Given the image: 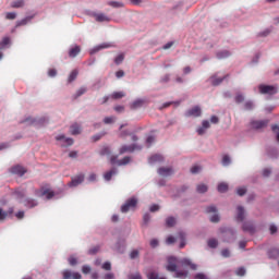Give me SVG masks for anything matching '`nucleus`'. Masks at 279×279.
Here are the masks:
<instances>
[{"label": "nucleus", "mask_w": 279, "mask_h": 279, "mask_svg": "<svg viewBox=\"0 0 279 279\" xmlns=\"http://www.w3.org/2000/svg\"><path fill=\"white\" fill-rule=\"evenodd\" d=\"M48 75L49 77H56V75H58V71L56 69H50L48 71Z\"/></svg>", "instance_id": "0e129e2a"}, {"label": "nucleus", "mask_w": 279, "mask_h": 279, "mask_svg": "<svg viewBox=\"0 0 279 279\" xmlns=\"http://www.w3.org/2000/svg\"><path fill=\"white\" fill-rule=\"evenodd\" d=\"M165 158L162 155H153L149 157L148 162L149 165H154V162H162Z\"/></svg>", "instance_id": "6ab92c4d"}, {"label": "nucleus", "mask_w": 279, "mask_h": 279, "mask_svg": "<svg viewBox=\"0 0 279 279\" xmlns=\"http://www.w3.org/2000/svg\"><path fill=\"white\" fill-rule=\"evenodd\" d=\"M138 255H140L138 251H137V250H134V251L131 252L130 258H131L132 260H134V258H138Z\"/></svg>", "instance_id": "6e6d98bb"}, {"label": "nucleus", "mask_w": 279, "mask_h": 279, "mask_svg": "<svg viewBox=\"0 0 279 279\" xmlns=\"http://www.w3.org/2000/svg\"><path fill=\"white\" fill-rule=\"evenodd\" d=\"M62 276L63 279H82V275L80 272H73L69 269L63 270Z\"/></svg>", "instance_id": "39448f33"}, {"label": "nucleus", "mask_w": 279, "mask_h": 279, "mask_svg": "<svg viewBox=\"0 0 279 279\" xmlns=\"http://www.w3.org/2000/svg\"><path fill=\"white\" fill-rule=\"evenodd\" d=\"M104 123H106L107 125L110 124V123H114V117L105 118Z\"/></svg>", "instance_id": "13d9d810"}, {"label": "nucleus", "mask_w": 279, "mask_h": 279, "mask_svg": "<svg viewBox=\"0 0 279 279\" xmlns=\"http://www.w3.org/2000/svg\"><path fill=\"white\" fill-rule=\"evenodd\" d=\"M244 108H245V110H254V102H252V101H246V102L244 104Z\"/></svg>", "instance_id": "3c124183"}, {"label": "nucleus", "mask_w": 279, "mask_h": 279, "mask_svg": "<svg viewBox=\"0 0 279 279\" xmlns=\"http://www.w3.org/2000/svg\"><path fill=\"white\" fill-rule=\"evenodd\" d=\"M56 141H63L68 147H71V145H73V143H74L73 138L66 137L64 135H58L56 137Z\"/></svg>", "instance_id": "dca6fc26"}, {"label": "nucleus", "mask_w": 279, "mask_h": 279, "mask_svg": "<svg viewBox=\"0 0 279 279\" xmlns=\"http://www.w3.org/2000/svg\"><path fill=\"white\" fill-rule=\"evenodd\" d=\"M108 5H111V8H123V3L117 1H110Z\"/></svg>", "instance_id": "de8ad7c7"}, {"label": "nucleus", "mask_w": 279, "mask_h": 279, "mask_svg": "<svg viewBox=\"0 0 279 279\" xmlns=\"http://www.w3.org/2000/svg\"><path fill=\"white\" fill-rule=\"evenodd\" d=\"M183 265H187L193 270L197 269V265L191 263V259H183Z\"/></svg>", "instance_id": "79ce46f5"}, {"label": "nucleus", "mask_w": 279, "mask_h": 279, "mask_svg": "<svg viewBox=\"0 0 279 279\" xmlns=\"http://www.w3.org/2000/svg\"><path fill=\"white\" fill-rule=\"evenodd\" d=\"M8 217V213L0 208V221H3Z\"/></svg>", "instance_id": "e2e57ef3"}, {"label": "nucleus", "mask_w": 279, "mask_h": 279, "mask_svg": "<svg viewBox=\"0 0 279 279\" xmlns=\"http://www.w3.org/2000/svg\"><path fill=\"white\" fill-rule=\"evenodd\" d=\"M235 274H236L238 276H245V274H246L245 267H240V268H238V269L235 270Z\"/></svg>", "instance_id": "8fccbe9b"}, {"label": "nucleus", "mask_w": 279, "mask_h": 279, "mask_svg": "<svg viewBox=\"0 0 279 279\" xmlns=\"http://www.w3.org/2000/svg\"><path fill=\"white\" fill-rule=\"evenodd\" d=\"M23 5H25V1L23 0H17V1H13L11 3V8H23Z\"/></svg>", "instance_id": "c9c22d12"}, {"label": "nucleus", "mask_w": 279, "mask_h": 279, "mask_svg": "<svg viewBox=\"0 0 279 279\" xmlns=\"http://www.w3.org/2000/svg\"><path fill=\"white\" fill-rule=\"evenodd\" d=\"M159 175L163 178H169V175H173V168L171 167H161L158 169Z\"/></svg>", "instance_id": "1a4fd4ad"}, {"label": "nucleus", "mask_w": 279, "mask_h": 279, "mask_svg": "<svg viewBox=\"0 0 279 279\" xmlns=\"http://www.w3.org/2000/svg\"><path fill=\"white\" fill-rule=\"evenodd\" d=\"M10 173H13V175H19L20 178H23L24 173H27V169L21 165H16L10 168Z\"/></svg>", "instance_id": "7ed1b4c3"}, {"label": "nucleus", "mask_w": 279, "mask_h": 279, "mask_svg": "<svg viewBox=\"0 0 279 279\" xmlns=\"http://www.w3.org/2000/svg\"><path fill=\"white\" fill-rule=\"evenodd\" d=\"M194 278L195 279H208V277H206V275H204V274H197V275H195Z\"/></svg>", "instance_id": "774afa93"}, {"label": "nucleus", "mask_w": 279, "mask_h": 279, "mask_svg": "<svg viewBox=\"0 0 279 279\" xmlns=\"http://www.w3.org/2000/svg\"><path fill=\"white\" fill-rule=\"evenodd\" d=\"M226 192H228L227 183H219L218 184V193H226Z\"/></svg>", "instance_id": "4c0bfd02"}, {"label": "nucleus", "mask_w": 279, "mask_h": 279, "mask_svg": "<svg viewBox=\"0 0 279 279\" xmlns=\"http://www.w3.org/2000/svg\"><path fill=\"white\" fill-rule=\"evenodd\" d=\"M189 276V271H184V270H175V278H180V279H186V277Z\"/></svg>", "instance_id": "a878e982"}, {"label": "nucleus", "mask_w": 279, "mask_h": 279, "mask_svg": "<svg viewBox=\"0 0 279 279\" xmlns=\"http://www.w3.org/2000/svg\"><path fill=\"white\" fill-rule=\"evenodd\" d=\"M179 239H180V241H182L180 244V248L182 250L186 245V243L184 242L186 239V234L184 232H180Z\"/></svg>", "instance_id": "f704fd0d"}, {"label": "nucleus", "mask_w": 279, "mask_h": 279, "mask_svg": "<svg viewBox=\"0 0 279 279\" xmlns=\"http://www.w3.org/2000/svg\"><path fill=\"white\" fill-rule=\"evenodd\" d=\"M82 182H84V174H77L75 177H72V180L69 184V186H80V184H82Z\"/></svg>", "instance_id": "9b49d317"}, {"label": "nucleus", "mask_w": 279, "mask_h": 279, "mask_svg": "<svg viewBox=\"0 0 279 279\" xmlns=\"http://www.w3.org/2000/svg\"><path fill=\"white\" fill-rule=\"evenodd\" d=\"M147 278L148 279H167V278H165V277H160V276H158V274H156V272H150V274H148L147 275Z\"/></svg>", "instance_id": "c03bdc74"}, {"label": "nucleus", "mask_w": 279, "mask_h": 279, "mask_svg": "<svg viewBox=\"0 0 279 279\" xmlns=\"http://www.w3.org/2000/svg\"><path fill=\"white\" fill-rule=\"evenodd\" d=\"M221 256H223V258H230V250L223 248L221 251Z\"/></svg>", "instance_id": "5fc2aeb1"}, {"label": "nucleus", "mask_w": 279, "mask_h": 279, "mask_svg": "<svg viewBox=\"0 0 279 279\" xmlns=\"http://www.w3.org/2000/svg\"><path fill=\"white\" fill-rule=\"evenodd\" d=\"M167 245H173L175 243V238L173 235H170L166 240Z\"/></svg>", "instance_id": "864d4df0"}, {"label": "nucleus", "mask_w": 279, "mask_h": 279, "mask_svg": "<svg viewBox=\"0 0 279 279\" xmlns=\"http://www.w3.org/2000/svg\"><path fill=\"white\" fill-rule=\"evenodd\" d=\"M129 279H143V277L141 276V272H136L134 275H130Z\"/></svg>", "instance_id": "69168bd1"}, {"label": "nucleus", "mask_w": 279, "mask_h": 279, "mask_svg": "<svg viewBox=\"0 0 279 279\" xmlns=\"http://www.w3.org/2000/svg\"><path fill=\"white\" fill-rule=\"evenodd\" d=\"M236 193H238V195H240V197H243V195H245L247 193V189L239 187Z\"/></svg>", "instance_id": "603ef678"}, {"label": "nucleus", "mask_w": 279, "mask_h": 279, "mask_svg": "<svg viewBox=\"0 0 279 279\" xmlns=\"http://www.w3.org/2000/svg\"><path fill=\"white\" fill-rule=\"evenodd\" d=\"M35 194L38 195L39 197L46 196V199H52L56 195V193H53V191L50 190H44L41 193L40 191L36 190Z\"/></svg>", "instance_id": "6e6552de"}, {"label": "nucleus", "mask_w": 279, "mask_h": 279, "mask_svg": "<svg viewBox=\"0 0 279 279\" xmlns=\"http://www.w3.org/2000/svg\"><path fill=\"white\" fill-rule=\"evenodd\" d=\"M218 60H223L225 58H230V51L222 50L220 52H217Z\"/></svg>", "instance_id": "393cba45"}, {"label": "nucleus", "mask_w": 279, "mask_h": 279, "mask_svg": "<svg viewBox=\"0 0 279 279\" xmlns=\"http://www.w3.org/2000/svg\"><path fill=\"white\" fill-rule=\"evenodd\" d=\"M207 245H208V247H211L213 250H215V247H217V245H219V242L217 241V239H209L207 241Z\"/></svg>", "instance_id": "2f4dec72"}, {"label": "nucleus", "mask_w": 279, "mask_h": 279, "mask_svg": "<svg viewBox=\"0 0 279 279\" xmlns=\"http://www.w3.org/2000/svg\"><path fill=\"white\" fill-rule=\"evenodd\" d=\"M197 193H206L208 191V185L206 184H198L196 186Z\"/></svg>", "instance_id": "72a5a7b5"}, {"label": "nucleus", "mask_w": 279, "mask_h": 279, "mask_svg": "<svg viewBox=\"0 0 279 279\" xmlns=\"http://www.w3.org/2000/svg\"><path fill=\"white\" fill-rule=\"evenodd\" d=\"M123 97H125V93L123 92H114L111 95V99H123Z\"/></svg>", "instance_id": "c756f323"}, {"label": "nucleus", "mask_w": 279, "mask_h": 279, "mask_svg": "<svg viewBox=\"0 0 279 279\" xmlns=\"http://www.w3.org/2000/svg\"><path fill=\"white\" fill-rule=\"evenodd\" d=\"M206 213H207V214L217 213V207H215L214 205L208 206V207L206 208Z\"/></svg>", "instance_id": "052dcab7"}, {"label": "nucleus", "mask_w": 279, "mask_h": 279, "mask_svg": "<svg viewBox=\"0 0 279 279\" xmlns=\"http://www.w3.org/2000/svg\"><path fill=\"white\" fill-rule=\"evenodd\" d=\"M166 226L168 228H173V226H175V219L173 217H168L166 219Z\"/></svg>", "instance_id": "e433bc0d"}, {"label": "nucleus", "mask_w": 279, "mask_h": 279, "mask_svg": "<svg viewBox=\"0 0 279 279\" xmlns=\"http://www.w3.org/2000/svg\"><path fill=\"white\" fill-rule=\"evenodd\" d=\"M23 204L26 206V208H34L38 206V203L34 198H25Z\"/></svg>", "instance_id": "f3484780"}, {"label": "nucleus", "mask_w": 279, "mask_h": 279, "mask_svg": "<svg viewBox=\"0 0 279 279\" xmlns=\"http://www.w3.org/2000/svg\"><path fill=\"white\" fill-rule=\"evenodd\" d=\"M112 175H117V169L116 168H112L111 170H109L108 172H106L104 174V179L107 181V182H110V180H112Z\"/></svg>", "instance_id": "412c9836"}, {"label": "nucleus", "mask_w": 279, "mask_h": 279, "mask_svg": "<svg viewBox=\"0 0 279 279\" xmlns=\"http://www.w3.org/2000/svg\"><path fill=\"white\" fill-rule=\"evenodd\" d=\"M243 219H245V209L243 208V206H239L238 207L236 220L238 221H243Z\"/></svg>", "instance_id": "4be33fe9"}, {"label": "nucleus", "mask_w": 279, "mask_h": 279, "mask_svg": "<svg viewBox=\"0 0 279 279\" xmlns=\"http://www.w3.org/2000/svg\"><path fill=\"white\" fill-rule=\"evenodd\" d=\"M5 19L8 21H14V19H16V13L15 12H8L5 15Z\"/></svg>", "instance_id": "a18cd8bd"}, {"label": "nucleus", "mask_w": 279, "mask_h": 279, "mask_svg": "<svg viewBox=\"0 0 279 279\" xmlns=\"http://www.w3.org/2000/svg\"><path fill=\"white\" fill-rule=\"evenodd\" d=\"M31 20H32V17H25V19H23L21 21H17L16 22V27H21L23 25H27V23H29Z\"/></svg>", "instance_id": "58836bf2"}, {"label": "nucleus", "mask_w": 279, "mask_h": 279, "mask_svg": "<svg viewBox=\"0 0 279 279\" xmlns=\"http://www.w3.org/2000/svg\"><path fill=\"white\" fill-rule=\"evenodd\" d=\"M243 101H245V97L242 94H238L235 96V102L236 104H243Z\"/></svg>", "instance_id": "09e8293b"}, {"label": "nucleus", "mask_w": 279, "mask_h": 279, "mask_svg": "<svg viewBox=\"0 0 279 279\" xmlns=\"http://www.w3.org/2000/svg\"><path fill=\"white\" fill-rule=\"evenodd\" d=\"M93 16L97 23H110V17L105 13H93Z\"/></svg>", "instance_id": "423d86ee"}, {"label": "nucleus", "mask_w": 279, "mask_h": 279, "mask_svg": "<svg viewBox=\"0 0 279 279\" xmlns=\"http://www.w3.org/2000/svg\"><path fill=\"white\" fill-rule=\"evenodd\" d=\"M225 80H226V76H223V77L213 76L210 78V82H211L213 86H219V84H221V82H223Z\"/></svg>", "instance_id": "b1692460"}, {"label": "nucleus", "mask_w": 279, "mask_h": 279, "mask_svg": "<svg viewBox=\"0 0 279 279\" xmlns=\"http://www.w3.org/2000/svg\"><path fill=\"white\" fill-rule=\"evenodd\" d=\"M143 104H145V100L137 99L131 104L130 108L131 110H136L137 108H143Z\"/></svg>", "instance_id": "aec40b11"}, {"label": "nucleus", "mask_w": 279, "mask_h": 279, "mask_svg": "<svg viewBox=\"0 0 279 279\" xmlns=\"http://www.w3.org/2000/svg\"><path fill=\"white\" fill-rule=\"evenodd\" d=\"M168 271H177L178 270V258L171 256L168 257V265L166 267Z\"/></svg>", "instance_id": "20e7f679"}, {"label": "nucleus", "mask_w": 279, "mask_h": 279, "mask_svg": "<svg viewBox=\"0 0 279 279\" xmlns=\"http://www.w3.org/2000/svg\"><path fill=\"white\" fill-rule=\"evenodd\" d=\"M259 93L262 95H276L278 90L276 89L275 86L271 85H259Z\"/></svg>", "instance_id": "f03ea898"}, {"label": "nucleus", "mask_w": 279, "mask_h": 279, "mask_svg": "<svg viewBox=\"0 0 279 279\" xmlns=\"http://www.w3.org/2000/svg\"><path fill=\"white\" fill-rule=\"evenodd\" d=\"M100 156H110L112 154V150H110V147L104 146L100 151Z\"/></svg>", "instance_id": "cd10ccee"}, {"label": "nucleus", "mask_w": 279, "mask_h": 279, "mask_svg": "<svg viewBox=\"0 0 279 279\" xmlns=\"http://www.w3.org/2000/svg\"><path fill=\"white\" fill-rule=\"evenodd\" d=\"M136 204H138L136 197L129 198L125 204L121 206V213H129V210L136 208Z\"/></svg>", "instance_id": "f257e3e1"}, {"label": "nucleus", "mask_w": 279, "mask_h": 279, "mask_svg": "<svg viewBox=\"0 0 279 279\" xmlns=\"http://www.w3.org/2000/svg\"><path fill=\"white\" fill-rule=\"evenodd\" d=\"M70 132L73 136H77V134H82V126H80L77 123H74L71 125Z\"/></svg>", "instance_id": "2eb2a0df"}, {"label": "nucleus", "mask_w": 279, "mask_h": 279, "mask_svg": "<svg viewBox=\"0 0 279 279\" xmlns=\"http://www.w3.org/2000/svg\"><path fill=\"white\" fill-rule=\"evenodd\" d=\"M268 123H269L268 120H260V121H253L251 125L253 130H263V128H267Z\"/></svg>", "instance_id": "9d476101"}, {"label": "nucleus", "mask_w": 279, "mask_h": 279, "mask_svg": "<svg viewBox=\"0 0 279 279\" xmlns=\"http://www.w3.org/2000/svg\"><path fill=\"white\" fill-rule=\"evenodd\" d=\"M135 149H136L135 144L123 145L122 147H120L119 154H120V156H123V154H132V151H134Z\"/></svg>", "instance_id": "0eeeda50"}, {"label": "nucleus", "mask_w": 279, "mask_h": 279, "mask_svg": "<svg viewBox=\"0 0 279 279\" xmlns=\"http://www.w3.org/2000/svg\"><path fill=\"white\" fill-rule=\"evenodd\" d=\"M271 34V28H266L263 32L257 34L258 38H267Z\"/></svg>", "instance_id": "c85d7f7f"}, {"label": "nucleus", "mask_w": 279, "mask_h": 279, "mask_svg": "<svg viewBox=\"0 0 279 279\" xmlns=\"http://www.w3.org/2000/svg\"><path fill=\"white\" fill-rule=\"evenodd\" d=\"M123 60H125V54L121 53V54H118L114 59V63L116 64H121L123 62Z\"/></svg>", "instance_id": "ea45409f"}, {"label": "nucleus", "mask_w": 279, "mask_h": 279, "mask_svg": "<svg viewBox=\"0 0 279 279\" xmlns=\"http://www.w3.org/2000/svg\"><path fill=\"white\" fill-rule=\"evenodd\" d=\"M80 51H82V48L80 46H74L69 50V57L76 58L80 54Z\"/></svg>", "instance_id": "a211bd4d"}, {"label": "nucleus", "mask_w": 279, "mask_h": 279, "mask_svg": "<svg viewBox=\"0 0 279 279\" xmlns=\"http://www.w3.org/2000/svg\"><path fill=\"white\" fill-rule=\"evenodd\" d=\"M118 165L119 167L123 166V165H130V157H124L121 160H118Z\"/></svg>", "instance_id": "37998d69"}, {"label": "nucleus", "mask_w": 279, "mask_h": 279, "mask_svg": "<svg viewBox=\"0 0 279 279\" xmlns=\"http://www.w3.org/2000/svg\"><path fill=\"white\" fill-rule=\"evenodd\" d=\"M186 117H202V108L198 106L186 111Z\"/></svg>", "instance_id": "f8f14e48"}, {"label": "nucleus", "mask_w": 279, "mask_h": 279, "mask_svg": "<svg viewBox=\"0 0 279 279\" xmlns=\"http://www.w3.org/2000/svg\"><path fill=\"white\" fill-rule=\"evenodd\" d=\"M14 195L17 199H23V197H25V190L17 189L15 190Z\"/></svg>", "instance_id": "473e14b6"}, {"label": "nucleus", "mask_w": 279, "mask_h": 279, "mask_svg": "<svg viewBox=\"0 0 279 279\" xmlns=\"http://www.w3.org/2000/svg\"><path fill=\"white\" fill-rule=\"evenodd\" d=\"M82 272H83V274H90V266H86V265L83 266V267H82Z\"/></svg>", "instance_id": "338daca9"}, {"label": "nucleus", "mask_w": 279, "mask_h": 279, "mask_svg": "<svg viewBox=\"0 0 279 279\" xmlns=\"http://www.w3.org/2000/svg\"><path fill=\"white\" fill-rule=\"evenodd\" d=\"M86 87H81L76 94L74 95V99H77V97H82V95H84L86 93Z\"/></svg>", "instance_id": "a19ab883"}, {"label": "nucleus", "mask_w": 279, "mask_h": 279, "mask_svg": "<svg viewBox=\"0 0 279 279\" xmlns=\"http://www.w3.org/2000/svg\"><path fill=\"white\" fill-rule=\"evenodd\" d=\"M269 258H279V248H271L268 252Z\"/></svg>", "instance_id": "bb28decb"}, {"label": "nucleus", "mask_w": 279, "mask_h": 279, "mask_svg": "<svg viewBox=\"0 0 279 279\" xmlns=\"http://www.w3.org/2000/svg\"><path fill=\"white\" fill-rule=\"evenodd\" d=\"M202 171V167L199 166H194L191 168V173H199Z\"/></svg>", "instance_id": "680f3d73"}, {"label": "nucleus", "mask_w": 279, "mask_h": 279, "mask_svg": "<svg viewBox=\"0 0 279 279\" xmlns=\"http://www.w3.org/2000/svg\"><path fill=\"white\" fill-rule=\"evenodd\" d=\"M210 128V122L207 120H204L202 123V126L197 129L198 136H204L206 134V130Z\"/></svg>", "instance_id": "ddd939ff"}, {"label": "nucleus", "mask_w": 279, "mask_h": 279, "mask_svg": "<svg viewBox=\"0 0 279 279\" xmlns=\"http://www.w3.org/2000/svg\"><path fill=\"white\" fill-rule=\"evenodd\" d=\"M8 45H10V37H4V38L0 41V49H1V50L5 49V47H8Z\"/></svg>", "instance_id": "7c9ffc66"}, {"label": "nucleus", "mask_w": 279, "mask_h": 279, "mask_svg": "<svg viewBox=\"0 0 279 279\" xmlns=\"http://www.w3.org/2000/svg\"><path fill=\"white\" fill-rule=\"evenodd\" d=\"M219 220H220V218L217 214H215L210 217L211 223H219Z\"/></svg>", "instance_id": "4d7b16f0"}, {"label": "nucleus", "mask_w": 279, "mask_h": 279, "mask_svg": "<svg viewBox=\"0 0 279 279\" xmlns=\"http://www.w3.org/2000/svg\"><path fill=\"white\" fill-rule=\"evenodd\" d=\"M102 269H105V271H110V269H112V265L109 262H106L102 265Z\"/></svg>", "instance_id": "bf43d9fd"}, {"label": "nucleus", "mask_w": 279, "mask_h": 279, "mask_svg": "<svg viewBox=\"0 0 279 279\" xmlns=\"http://www.w3.org/2000/svg\"><path fill=\"white\" fill-rule=\"evenodd\" d=\"M243 232H248L250 234H254L256 232V228L252 222H244L242 226Z\"/></svg>", "instance_id": "4468645a"}, {"label": "nucleus", "mask_w": 279, "mask_h": 279, "mask_svg": "<svg viewBox=\"0 0 279 279\" xmlns=\"http://www.w3.org/2000/svg\"><path fill=\"white\" fill-rule=\"evenodd\" d=\"M77 75H80V72L77 70H73L68 77L69 84H71V82H75V80H77Z\"/></svg>", "instance_id": "5701e85b"}, {"label": "nucleus", "mask_w": 279, "mask_h": 279, "mask_svg": "<svg viewBox=\"0 0 279 279\" xmlns=\"http://www.w3.org/2000/svg\"><path fill=\"white\" fill-rule=\"evenodd\" d=\"M230 162H231L230 156L225 155V156L222 157V165H223V167H228V165H230Z\"/></svg>", "instance_id": "49530a36"}]
</instances>
